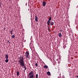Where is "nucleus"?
Segmentation results:
<instances>
[{
    "label": "nucleus",
    "instance_id": "nucleus-1",
    "mask_svg": "<svg viewBox=\"0 0 78 78\" xmlns=\"http://www.w3.org/2000/svg\"><path fill=\"white\" fill-rule=\"evenodd\" d=\"M23 57L22 56L20 57L19 58V60H18V62L20 64L21 66L23 67L24 66L23 68L25 69L24 70V71L26 70H27V67L26 66H25V64H24V60H23Z\"/></svg>",
    "mask_w": 78,
    "mask_h": 78
},
{
    "label": "nucleus",
    "instance_id": "nucleus-2",
    "mask_svg": "<svg viewBox=\"0 0 78 78\" xmlns=\"http://www.w3.org/2000/svg\"><path fill=\"white\" fill-rule=\"evenodd\" d=\"M25 56L26 59H27V60H29L31 58V57L30 56V53L29 51H26V52Z\"/></svg>",
    "mask_w": 78,
    "mask_h": 78
},
{
    "label": "nucleus",
    "instance_id": "nucleus-3",
    "mask_svg": "<svg viewBox=\"0 0 78 78\" xmlns=\"http://www.w3.org/2000/svg\"><path fill=\"white\" fill-rule=\"evenodd\" d=\"M46 4H47V2H44V1H43L42 5H43V6L45 7V6H46Z\"/></svg>",
    "mask_w": 78,
    "mask_h": 78
},
{
    "label": "nucleus",
    "instance_id": "nucleus-4",
    "mask_svg": "<svg viewBox=\"0 0 78 78\" xmlns=\"http://www.w3.org/2000/svg\"><path fill=\"white\" fill-rule=\"evenodd\" d=\"M35 20L36 21V22H38V20L37 19H38V18L37 16H35Z\"/></svg>",
    "mask_w": 78,
    "mask_h": 78
},
{
    "label": "nucleus",
    "instance_id": "nucleus-5",
    "mask_svg": "<svg viewBox=\"0 0 78 78\" xmlns=\"http://www.w3.org/2000/svg\"><path fill=\"white\" fill-rule=\"evenodd\" d=\"M29 75H34V73H33V71H31L30 73L29 74Z\"/></svg>",
    "mask_w": 78,
    "mask_h": 78
},
{
    "label": "nucleus",
    "instance_id": "nucleus-6",
    "mask_svg": "<svg viewBox=\"0 0 78 78\" xmlns=\"http://www.w3.org/2000/svg\"><path fill=\"white\" fill-rule=\"evenodd\" d=\"M10 33L11 35H12V34H13V30L12 29L10 31Z\"/></svg>",
    "mask_w": 78,
    "mask_h": 78
},
{
    "label": "nucleus",
    "instance_id": "nucleus-7",
    "mask_svg": "<svg viewBox=\"0 0 78 78\" xmlns=\"http://www.w3.org/2000/svg\"><path fill=\"white\" fill-rule=\"evenodd\" d=\"M29 78H34V76L31 75Z\"/></svg>",
    "mask_w": 78,
    "mask_h": 78
},
{
    "label": "nucleus",
    "instance_id": "nucleus-8",
    "mask_svg": "<svg viewBox=\"0 0 78 78\" xmlns=\"http://www.w3.org/2000/svg\"><path fill=\"white\" fill-rule=\"evenodd\" d=\"M50 21H48L47 22V25H48L50 26Z\"/></svg>",
    "mask_w": 78,
    "mask_h": 78
},
{
    "label": "nucleus",
    "instance_id": "nucleus-9",
    "mask_svg": "<svg viewBox=\"0 0 78 78\" xmlns=\"http://www.w3.org/2000/svg\"><path fill=\"white\" fill-rule=\"evenodd\" d=\"M44 67L45 69H48V66H44Z\"/></svg>",
    "mask_w": 78,
    "mask_h": 78
},
{
    "label": "nucleus",
    "instance_id": "nucleus-10",
    "mask_svg": "<svg viewBox=\"0 0 78 78\" xmlns=\"http://www.w3.org/2000/svg\"><path fill=\"white\" fill-rule=\"evenodd\" d=\"M5 58L6 59H8V55L6 54L5 56Z\"/></svg>",
    "mask_w": 78,
    "mask_h": 78
},
{
    "label": "nucleus",
    "instance_id": "nucleus-11",
    "mask_svg": "<svg viewBox=\"0 0 78 78\" xmlns=\"http://www.w3.org/2000/svg\"><path fill=\"white\" fill-rule=\"evenodd\" d=\"M58 36L60 37H61V36H62V34H61V33H60L58 34Z\"/></svg>",
    "mask_w": 78,
    "mask_h": 78
},
{
    "label": "nucleus",
    "instance_id": "nucleus-12",
    "mask_svg": "<svg viewBox=\"0 0 78 78\" xmlns=\"http://www.w3.org/2000/svg\"><path fill=\"white\" fill-rule=\"evenodd\" d=\"M50 24H51V26H52L53 25H54V22H51L50 23Z\"/></svg>",
    "mask_w": 78,
    "mask_h": 78
},
{
    "label": "nucleus",
    "instance_id": "nucleus-13",
    "mask_svg": "<svg viewBox=\"0 0 78 78\" xmlns=\"http://www.w3.org/2000/svg\"><path fill=\"white\" fill-rule=\"evenodd\" d=\"M47 74L48 75H50V72H47Z\"/></svg>",
    "mask_w": 78,
    "mask_h": 78
},
{
    "label": "nucleus",
    "instance_id": "nucleus-14",
    "mask_svg": "<svg viewBox=\"0 0 78 78\" xmlns=\"http://www.w3.org/2000/svg\"><path fill=\"white\" fill-rule=\"evenodd\" d=\"M16 74H17V76H19V72L17 71L16 73Z\"/></svg>",
    "mask_w": 78,
    "mask_h": 78
},
{
    "label": "nucleus",
    "instance_id": "nucleus-15",
    "mask_svg": "<svg viewBox=\"0 0 78 78\" xmlns=\"http://www.w3.org/2000/svg\"><path fill=\"white\" fill-rule=\"evenodd\" d=\"M16 37L15 36V35H12V37H12V38H14V37Z\"/></svg>",
    "mask_w": 78,
    "mask_h": 78
},
{
    "label": "nucleus",
    "instance_id": "nucleus-16",
    "mask_svg": "<svg viewBox=\"0 0 78 78\" xmlns=\"http://www.w3.org/2000/svg\"><path fill=\"white\" fill-rule=\"evenodd\" d=\"M8 61H9V60L8 59H6L5 60V62H8Z\"/></svg>",
    "mask_w": 78,
    "mask_h": 78
},
{
    "label": "nucleus",
    "instance_id": "nucleus-17",
    "mask_svg": "<svg viewBox=\"0 0 78 78\" xmlns=\"http://www.w3.org/2000/svg\"><path fill=\"white\" fill-rule=\"evenodd\" d=\"M51 20V17H50L48 19V20L49 21H50Z\"/></svg>",
    "mask_w": 78,
    "mask_h": 78
},
{
    "label": "nucleus",
    "instance_id": "nucleus-18",
    "mask_svg": "<svg viewBox=\"0 0 78 78\" xmlns=\"http://www.w3.org/2000/svg\"><path fill=\"white\" fill-rule=\"evenodd\" d=\"M35 66L36 67H37V63H35Z\"/></svg>",
    "mask_w": 78,
    "mask_h": 78
},
{
    "label": "nucleus",
    "instance_id": "nucleus-19",
    "mask_svg": "<svg viewBox=\"0 0 78 78\" xmlns=\"http://www.w3.org/2000/svg\"><path fill=\"white\" fill-rule=\"evenodd\" d=\"M60 31L61 32H62V31H63L62 29L60 30Z\"/></svg>",
    "mask_w": 78,
    "mask_h": 78
},
{
    "label": "nucleus",
    "instance_id": "nucleus-20",
    "mask_svg": "<svg viewBox=\"0 0 78 78\" xmlns=\"http://www.w3.org/2000/svg\"><path fill=\"white\" fill-rule=\"evenodd\" d=\"M6 30V28L5 27L4 28L3 30Z\"/></svg>",
    "mask_w": 78,
    "mask_h": 78
},
{
    "label": "nucleus",
    "instance_id": "nucleus-21",
    "mask_svg": "<svg viewBox=\"0 0 78 78\" xmlns=\"http://www.w3.org/2000/svg\"><path fill=\"white\" fill-rule=\"evenodd\" d=\"M7 42H9V40H8V41H7Z\"/></svg>",
    "mask_w": 78,
    "mask_h": 78
},
{
    "label": "nucleus",
    "instance_id": "nucleus-22",
    "mask_svg": "<svg viewBox=\"0 0 78 78\" xmlns=\"http://www.w3.org/2000/svg\"><path fill=\"white\" fill-rule=\"evenodd\" d=\"M1 6V4L0 2V7Z\"/></svg>",
    "mask_w": 78,
    "mask_h": 78
},
{
    "label": "nucleus",
    "instance_id": "nucleus-23",
    "mask_svg": "<svg viewBox=\"0 0 78 78\" xmlns=\"http://www.w3.org/2000/svg\"><path fill=\"white\" fill-rule=\"evenodd\" d=\"M76 78H78V76H76Z\"/></svg>",
    "mask_w": 78,
    "mask_h": 78
},
{
    "label": "nucleus",
    "instance_id": "nucleus-24",
    "mask_svg": "<svg viewBox=\"0 0 78 78\" xmlns=\"http://www.w3.org/2000/svg\"><path fill=\"white\" fill-rule=\"evenodd\" d=\"M9 44L10 43V42H9Z\"/></svg>",
    "mask_w": 78,
    "mask_h": 78
},
{
    "label": "nucleus",
    "instance_id": "nucleus-25",
    "mask_svg": "<svg viewBox=\"0 0 78 78\" xmlns=\"http://www.w3.org/2000/svg\"><path fill=\"white\" fill-rule=\"evenodd\" d=\"M9 0V1H11V0Z\"/></svg>",
    "mask_w": 78,
    "mask_h": 78
}]
</instances>
